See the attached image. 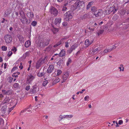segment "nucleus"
<instances>
[{
    "instance_id": "nucleus-48",
    "label": "nucleus",
    "mask_w": 129,
    "mask_h": 129,
    "mask_svg": "<svg viewBox=\"0 0 129 129\" xmlns=\"http://www.w3.org/2000/svg\"><path fill=\"white\" fill-rule=\"evenodd\" d=\"M110 8L112 12H113V13L115 9V6L113 5V6L111 7H110Z\"/></svg>"
},
{
    "instance_id": "nucleus-52",
    "label": "nucleus",
    "mask_w": 129,
    "mask_h": 129,
    "mask_svg": "<svg viewBox=\"0 0 129 129\" xmlns=\"http://www.w3.org/2000/svg\"><path fill=\"white\" fill-rule=\"evenodd\" d=\"M71 62V60L70 58H69L68 60V61L67 63L66 64H69Z\"/></svg>"
},
{
    "instance_id": "nucleus-10",
    "label": "nucleus",
    "mask_w": 129,
    "mask_h": 129,
    "mask_svg": "<svg viewBox=\"0 0 129 129\" xmlns=\"http://www.w3.org/2000/svg\"><path fill=\"white\" fill-rule=\"evenodd\" d=\"M103 14L102 10V9H100L98 11V12L97 13L96 12L94 14L96 17H98L99 16H101Z\"/></svg>"
},
{
    "instance_id": "nucleus-46",
    "label": "nucleus",
    "mask_w": 129,
    "mask_h": 129,
    "mask_svg": "<svg viewBox=\"0 0 129 129\" xmlns=\"http://www.w3.org/2000/svg\"><path fill=\"white\" fill-rule=\"evenodd\" d=\"M18 37L19 39V40L21 41H23V39H24L23 37L20 35H19Z\"/></svg>"
},
{
    "instance_id": "nucleus-4",
    "label": "nucleus",
    "mask_w": 129,
    "mask_h": 129,
    "mask_svg": "<svg viewBox=\"0 0 129 129\" xmlns=\"http://www.w3.org/2000/svg\"><path fill=\"white\" fill-rule=\"evenodd\" d=\"M50 12L53 14L54 16H56L58 13L57 10L54 7L51 6L50 10Z\"/></svg>"
},
{
    "instance_id": "nucleus-19",
    "label": "nucleus",
    "mask_w": 129,
    "mask_h": 129,
    "mask_svg": "<svg viewBox=\"0 0 129 129\" xmlns=\"http://www.w3.org/2000/svg\"><path fill=\"white\" fill-rule=\"evenodd\" d=\"M52 27L53 28V29H52V31L54 34L56 33L58 31V30L57 28H56L54 27V25H52Z\"/></svg>"
},
{
    "instance_id": "nucleus-5",
    "label": "nucleus",
    "mask_w": 129,
    "mask_h": 129,
    "mask_svg": "<svg viewBox=\"0 0 129 129\" xmlns=\"http://www.w3.org/2000/svg\"><path fill=\"white\" fill-rule=\"evenodd\" d=\"M69 73L68 71L63 73L62 76L63 81L62 82V83L65 82L66 81L69 77Z\"/></svg>"
},
{
    "instance_id": "nucleus-29",
    "label": "nucleus",
    "mask_w": 129,
    "mask_h": 129,
    "mask_svg": "<svg viewBox=\"0 0 129 129\" xmlns=\"http://www.w3.org/2000/svg\"><path fill=\"white\" fill-rule=\"evenodd\" d=\"M119 68L120 69V71H124V68L123 65H120V66L119 67Z\"/></svg>"
},
{
    "instance_id": "nucleus-33",
    "label": "nucleus",
    "mask_w": 129,
    "mask_h": 129,
    "mask_svg": "<svg viewBox=\"0 0 129 129\" xmlns=\"http://www.w3.org/2000/svg\"><path fill=\"white\" fill-rule=\"evenodd\" d=\"M14 87L15 88H19L20 86L19 85L18 83H15L14 85Z\"/></svg>"
},
{
    "instance_id": "nucleus-61",
    "label": "nucleus",
    "mask_w": 129,
    "mask_h": 129,
    "mask_svg": "<svg viewBox=\"0 0 129 129\" xmlns=\"http://www.w3.org/2000/svg\"><path fill=\"white\" fill-rule=\"evenodd\" d=\"M68 24V23L66 22H63L62 23V25L63 26H66Z\"/></svg>"
},
{
    "instance_id": "nucleus-39",
    "label": "nucleus",
    "mask_w": 129,
    "mask_h": 129,
    "mask_svg": "<svg viewBox=\"0 0 129 129\" xmlns=\"http://www.w3.org/2000/svg\"><path fill=\"white\" fill-rule=\"evenodd\" d=\"M1 48L3 51H5L7 50V47L5 46H2Z\"/></svg>"
},
{
    "instance_id": "nucleus-63",
    "label": "nucleus",
    "mask_w": 129,
    "mask_h": 129,
    "mask_svg": "<svg viewBox=\"0 0 129 129\" xmlns=\"http://www.w3.org/2000/svg\"><path fill=\"white\" fill-rule=\"evenodd\" d=\"M112 46L113 47L112 48L113 50L115 49L117 46H115V45H113Z\"/></svg>"
},
{
    "instance_id": "nucleus-47",
    "label": "nucleus",
    "mask_w": 129,
    "mask_h": 129,
    "mask_svg": "<svg viewBox=\"0 0 129 129\" xmlns=\"http://www.w3.org/2000/svg\"><path fill=\"white\" fill-rule=\"evenodd\" d=\"M13 54L12 52L11 51H10L9 52L7 56L9 57H10Z\"/></svg>"
},
{
    "instance_id": "nucleus-27",
    "label": "nucleus",
    "mask_w": 129,
    "mask_h": 129,
    "mask_svg": "<svg viewBox=\"0 0 129 129\" xmlns=\"http://www.w3.org/2000/svg\"><path fill=\"white\" fill-rule=\"evenodd\" d=\"M89 40L88 39H86L85 40V45H86V47H85V48L87 47L89 45H88V44H89Z\"/></svg>"
},
{
    "instance_id": "nucleus-40",
    "label": "nucleus",
    "mask_w": 129,
    "mask_h": 129,
    "mask_svg": "<svg viewBox=\"0 0 129 129\" xmlns=\"http://www.w3.org/2000/svg\"><path fill=\"white\" fill-rule=\"evenodd\" d=\"M12 93V91L11 90H9L7 91L6 92H5V93L6 94H10L11 93Z\"/></svg>"
},
{
    "instance_id": "nucleus-53",
    "label": "nucleus",
    "mask_w": 129,
    "mask_h": 129,
    "mask_svg": "<svg viewBox=\"0 0 129 129\" xmlns=\"http://www.w3.org/2000/svg\"><path fill=\"white\" fill-rule=\"evenodd\" d=\"M28 109V108H25L24 109L22 110V111H21L20 113V115H21V113H22L26 111Z\"/></svg>"
},
{
    "instance_id": "nucleus-31",
    "label": "nucleus",
    "mask_w": 129,
    "mask_h": 129,
    "mask_svg": "<svg viewBox=\"0 0 129 129\" xmlns=\"http://www.w3.org/2000/svg\"><path fill=\"white\" fill-rule=\"evenodd\" d=\"M100 48L98 47V48L94 49L92 51V52H93L94 53V52L97 51H99L101 50V49H100Z\"/></svg>"
},
{
    "instance_id": "nucleus-1",
    "label": "nucleus",
    "mask_w": 129,
    "mask_h": 129,
    "mask_svg": "<svg viewBox=\"0 0 129 129\" xmlns=\"http://www.w3.org/2000/svg\"><path fill=\"white\" fill-rule=\"evenodd\" d=\"M39 88L37 86L36 84L32 86L29 91V93L31 94L36 93L39 91Z\"/></svg>"
},
{
    "instance_id": "nucleus-25",
    "label": "nucleus",
    "mask_w": 129,
    "mask_h": 129,
    "mask_svg": "<svg viewBox=\"0 0 129 129\" xmlns=\"http://www.w3.org/2000/svg\"><path fill=\"white\" fill-rule=\"evenodd\" d=\"M49 44V42L48 41L46 40L45 43L43 42L42 43V46H43L44 47L45 46H46L48 45Z\"/></svg>"
},
{
    "instance_id": "nucleus-58",
    "label": "nucleus",
    "mask_w": 129,
    "mask_h": 129,
    "mask_svg": "<svg viewBox=\"0 0 129 129\" xmlns=\"http://www.w3.org/2000/svg\"><path fill=\"white\" fill-rule=\"evenodd\" d=\"M123 123V121L122 120H119L118 122V124L120 125L122 124Z\"/></svg>"
},
{
    "instance_id": "nucleus-2",
    "label": "nucleus",
    "mask_w": 129,
    "mask_h": 129,
    "mask_svg": "<svg viewBox=\"0 0 129 129\" xmlns=\"http://www.w3.org/2000/svg\"><path fill=\"white\" fill-rule=\"evenodd\" d=\"M75 3L78 10L82 9L84 7V3L83 0L78 2H76Z\"/></svg>"
},
{
    "instance_id": "nucleus-13",
    "label": "nucleus",
    "mask_w": 129,
    "mask_h": 129,
    "mask_svg": "<svg viewBox=\"0 0 129 129\" xmlns=\"http://www.w3.org/2000/svg\"><path fill=\"white\" fill-rule=\"evenodd\" d=\"M26 15L29 18L32 19L34 16V14L32 12H30L27 13Z\"/></svg>"
},
{
    "instance_id": "nucleus-15",
    "label": "nucleus",
    "mask_w": 129,
    "mask_h": 129,
    "mask_svg": "<svg viewBox=\"0 0 129 129\" xmlns=\"http://www.w3.org/2000/svg\"><path fill=\"white\" fill-rule=\"evenodd\" d=\"M71 11H72V12L73 11L76 9H77L75 3L73 5L71 6Z\"/></svg>"
},
{
    "instance_id": "nucleus-38",
    "label": "nucleus",
    "mask_w": 129,
    "mask_h": 129,
    "mask_svg": "<svg viewBox=\"0 0 129 129\" xmlns=\"http://www.w3.org/2000/svg\"><path fill=\"white\" fill-rule=\"evenodd\" d=\"M16 64H22V62L20 61V59H19L15 63Z\"/></svg>"
},
{
    "instance_id": "nucleus-12",
    "label": "nucleus",
    "mask_w": 129,
    "mask_h": 129,
    "mask_svg": "<svg viewBox=\"0 0 129 129\" xmlns=\"http://www.w3.org/2000/svg\"><path fill=\"white\" fill-rule=\"evenodd\" d=\"M65 51L64 50V49H62L58 54V55L60 57H63L65 55Z\"/></svg>"
},
{
    "instance_id": "nucleus-60",
    "label": "nucleus",
    "mask_w": 129,
    "mask_h": 129,
    "mask_svg": "<svg viewBox=\"0 0 129 129\" xmlns=\"http://www.w3.org/2000/svg\"><path fill=\"white\" fill-rule=\"evenodd\" d=\"M89 96L88 95H87L84 98V100L85 101H86L87 100V99H89Z\"/></svg>"
},
{
    "instance_id": "nucleus-41",
    "label": "nucleus",
    "mask_w": 129,
    "mask_h": 129,
    "mask_svg": "<svg viewBox=\"0 0 129 129\" xmlns=\"http://www.w3.org/2000/svg\"><path fill=\"white\" fill-rule=\"evenodd\" d=\"M60 80L59 78L56 79L54 80L53 81V83H57L59 82L60 81Z\"/></svg>"
},
{
    "instance_id": "nucleus-3",
    "label": "nucleus",
    "mask_w": 129,
    "mask_h": 129,
    "mask_svg": "<svg viewBox=\"0 0 129 129\" xmlns=\"http://www.w3.org/2000/svg\"><path fill=\"white\" fill-rule=\"evenodd\" d=\"M4 38L5 42L7 43H10L12 40V38L11 36L8 34L5 35Z\"/></svg>"
},
{
    "instance_id": "nucleus-6",
    "label": "nucleus",
    "mask_w": 129,
    "mask_h": 129,
    "mask_svg": "<svg viewBox=\"0 0 129 129\" xmlns=\"http://www.w3.org/2000/svg\"><path fill=\"white\" fill-rule=\"evenodd\" d=\"M72 12V11H69L67 12L65 14V15L66 17V20H68L69 19L72 18V16L71 14Z\"/></svg>"
},
{
    "instance_id": "nucleus-9",
    "label": "nucleus",
    "mask_w": 129,
    "mask_h": 129,
    "mask_svg": "<svg viewBox=\"0 0 129 129\" xmlns=\"http://www.w3.org/2000/svg\"><path fill=\"white\" fill-rule=\"evenodd\" d=\"M43 63L48 64L49 63H47V62H46L45 60V59H41L38 61V63H37L36 64H42Z\"/></svg>"
},
{
    "instance_id": "nucleus-35",
    "label": "nucleus",
    "mask_w": 129,
    "mask_h": 129,
    "mask_svg": "<svg viewBox=\"0 0 129 129\" xmlns=\"http://www.w3.org/2000/svg\"><path fill=\"white\" fill-rule=\"evenodd\" d=\"M71 41V40H68V42H65V47L66 48H68L69 47V43H70V42L69 41Z\"/></svg>"
},
{
    "instance_id": "nucleus-56",
    "label": "nucleus",
    "mask_w": 129,
    "mask_h": 129,
    "mask_svg": "<svg viewBox=\"0 0 129 129\" xmlns=\"http://www.w3.org/2000/svg\"><path fill=\"white\" fill-rule=\"evenodd\" d=\"M3 20H2L1 21V22L2 23H4L5 21H6V22H7L8 20L6 19H5L4 18H3Z\"/></svg>"
},
{
    "instance_id": "nucleus-43",
    "label": "nucleus",
    "mask_w": 129,
    "mask_h": 129,
    "mask_svg": "<svg viewBox=\"0 0 129 129\" xmlns=\"http://www.w3.org/2000/svg\"><path fill=\"white\" fill-rule=\"evenodd\" d=\"M106 12H107V13H106V14L107 15H109V14H110L112 12L111 11V9H110V8L109 9V10H108V12H107V11L106 10Z\"/></svg>"
},
{
    "instance_id": "nucleus-23",
    "label": "nucleus",
    "mask_w": 129,
    "mask_h": 129,
    "mask_svg": "<svg viewBox=\"0 0 129 129\" xmlns=\"http://www.w3.org/2000/svg\"><path fill=\"white\" fill-rule=\"evenodd\" d=\"M4 121L2 118H0V127H2L4 125Z\"/></svg>"
},
{
    "instance_id": "nucleus-7",
    "label": "nucleus",
    "mask_w": 129,
    "mask_h": 129,
    "mask_svg": "<svg viewBox=\"0 0 129 129\" xmlns=\"http://www.w3.org/2000/svg\"><path fill=\"white\" fill-rule=\"evenodd\" d=\"M120 26L122 27L124 29H126L129 27V23L123 22L119 24Z\"/></svg>"
},
{
    "instance_id": "nucleus-28",
    "label": "nucleus",
    "mask_w": 129,
    "mask_h": 129,
    "mask_svg": "<svg viewBox=\"0 0 129 129\" xmlns=\"http://www.w3.org/2000/svg\"><path fill=\"white\" fill-rule=\"evenodd\" d=\"M104 30L102 29H100V30L98 32H97V34L99 36L100 35L102 34V33H103Z\"/></svg>"
},
{
    "instance_id": "nucleus-8",
    "label": "nucleus",
    "mask_w": 129,
    "mask_h": 129,
    "mask_svg": "<svg viewBox=\"0 0 129 129\" xmlns=\"http://www.w3.org/2000/svg\"><path fill=\"white\" fill-rule=\"evenodd\" d=\"M61 21V19L60 18H55L54 21V23L55 25H56L58 27H59V24L60 23Z\"/></svg>"
},
{
    "instance_id": "nucleus-24",
    "label": "nucleus",
    "mask_w": 129,
    "mask_h": 129,
    "mask_svg": "<svg viewBox=\"0 0 129 129\" xmlns=\"http://www.w3.org/2000/svg\"><path fill=\"white\" fill-rule=\"evenodd\" d=\"M52 47L51 46H49L46 48L45 51H46L48 52L51 49Z\"/></svg>"
},
{
    "instance_id": "nucleus-36",
    "label": "nucleus",
    "mask_w": 129,
    "mask_h": 129,
    "mask_svg": "<svg viewBox=\"0 0 129 129\" xmlns=\"http://www.w3.org/2000/svg\"><path fill=\"white\" fill-rule=\"evenodd\" d=\"M29 80L31 81L33 79L34 77L32 75H30V76H29Z\"/></svg>"
},
{
    "instance_id": "nucleus-18",
    "label": "nucleus",
    "mask_w": 129,
    "mask_h": 129,
    "mask_svg": "<svg viewBox=\"0 0 129 129\" xmlns=\"http://www.w3.org/2000/svg\"><path fill=\"white\" fill-rule=\"evenodd\" d=\"M20 92V93H19V94H18V97L20 99H21L22 98H24L25 96V95L22 92Z\"/></svg>"
},
{
    "instance_id": "nucleus-44",
    "label": "nucleus",
    "mask_w": 129,
    "mask_h": 129,
    "mask_svg": "<svg viewBox=\"0 0 129 129\" xmlns=\"http://www.w3.org/2000/svg\"><path fill=\"white\" fill-rule=\"evenodd\" d=\"M48 83V81L47 80H45L44 81L43 83V86H45Z\"/></svg>"
},
{
    "instance_id": "nucleus-55",
    "label": "nucleus",
    "mask_w": 129,
    "mask_h": 129,
    "mask_svg": "<svg viewBox=\"0 0 129 129\" xmlns=\"http://www.w3.org/2000/svg\"><path fill=\"white\" fill-rule=\"evenodd\" d=\"M17 73V72H16V73H14L13 74L12 76L13 77H15V78L18 77V76L17 75H15V74Z\"/></svg>"
},
{
    "instance_id": "nucleus-17",
    "label": "nucleus",
    "mask_w": 129,
    "mask_h": 129,
    "mask_svg": "<svg viewBox=\"0 0 129 129\" xmlns=\"http://www.w3.org/2000/svg\"><path fill=\"white\" fill-rule=\"evenodd\" d=\"M78 46V45L76 44H75L73 45L70 48L72 51L75 50Z\"/></svg>"
},
{
    "instance_id": "nucleus-45",
    "label": "nucleus",
    "mask_w": 129,
    "mask_h": 129,
    "mask_svg": "<svg viewBox=\"0 0 129 129\" xmlns=\"http://www.w3.org/2000/svg\"><path fill=\"white\" fill-rule=\"evenodd\" d=\"M15 14L16 15V17H13V15H14V14L13 13H12V17L13 18H17L18 15V12H15Z\"/></svg>"
},
{
    "instance_id": "nucleus-16",
    "label": "nucleus",
    "mask_w": 129,
    "mask_h": 129,
    "mask_svg": "<svg viewBox=\"0 0 129 129\" xmlns=\"http://www.w3.org/2000/svg\"><path fill=\"white\" fill-rule=\"evenodd\" d=\"M31 44V42L30 41L28 40L26 41L25 44V46L26 48L29 47Z\"/></svg>"
},
{
    "instance_id": "nucleus-21",
    "label": "nucleus",
    "mask_w": 129,
    "mask_h": 129,
    "mask_svg": "<svg viewBox=\"0 0 129 129\" xmlns=\"http://www.w3.org/2000/svg\"><path fill=\"white\" fill-rule=\"evenodd\" d=\"M88 15L87 14H85L83 15L82 16L81 19L82 20L85 19L87 17Z\"/></svg>"
},
{
    "instance_id": "nucleus-30",
    "label": "nucleus",
    "mask_w": 129,
    "mask_h": 129,
    "mask_svg": "<svg viewBox=\"0 0 129 129\" xmlns=\"http://www.w3.org/2000/svg\"><path fill=\"white\" fill-rule=\"evenodd\" d=\"M37 24V22L36 21H33L31 23V25L33 26H35Z\"/></svg>"
},
{
    "instance_id": "nucleus-34",
    "label": "nucleus",
    "mask_w": 129,
    "mask_h": 129,
    "mask_svg": "<svg viewBox=\"0 0 129 129\" xmlns=\"http://www.w3.org/2000/svg\"><path fill=\"white\" fill-rule=\"evenodd\" d=\"M67 4H65L64 5V6H63V7L62 8V11H66L67 10V8L66 7V5H67Z\"/></svg>"
},
{
    "instance_id": "nucleus-54",
    "label": "nucleus",
    "mask_w": 129,
    "mask_h": 129,
    "mask_svg": "<svg viewBox=\"0 0 129 129\" xmlns=\"http://www.w3.org/2000/svg\"><path fill=\"white\" fill-rule=\"evenodd\" d=\"M108 52V49H106L102 53V54H104L105 53H107Z\"/></svg>"
},
{
    "instance_id": "nucleus-42",
    "label": "nucleus",
    "mask_w": 129,
    "mask_h": 129,
    "mask_svg": "<svg viewBox=\"0 0 129 129\" xmlns=\"http://www.w3.org/2000/svg\"><path fill=\"white\" fill-rule=\"evenodd\" d=\"M18 69V68L16 67H14L12 69L11 72L12 73L14 71Z\"/></svg>"
},
{
    "instance_id": "nucleus-49",
    "label": "nucleus",
    "mask_w": 129,
    "mask_h": 129,
    "mask_svg": "<svg viewBox=\"0 0 129 129\" xmlns=\"http://www.w3.org/2000/svg\"><path fill=\"white\" fill-rule=\"evenodd\" d=\"M126 12L125 10H122L121 11V14L122 15H124L125 14Z\"/></svg>"
},
{
    "instance_id": "nucleus-50",
    "label": "nucleus",
    "mask_w": 129,
    "mask_h": 129,
    "mask_svg": "<svg viewBox=\"0 0 129 129\" xmlns=\"http://www.w3.org/2000/svg\"><path fill=\"white\" fill-rule=\"evenodd\" d=\"M17 50L15 46H13L11 50V51L15 52Z\"/></svg>"
},
{
    "instance_id": "nucleus-11",
    "label": "nucleus",
    "mask_w": 129,
    "mask_h": 129,
    "mask_svg": "<svg viewBox=\"0 0 129 129\" xmlns=\"http://www.w3.org/2000/svg\"><path fill=\"white\" fill-rule=\"evenodd\" d=\"M54 67L53 65H49V66L47 70V72L48 73H51L53 71Z\"/></svg>"
},
{
    "instance_id": "nucleus-26",
    "label": "nucleus",
    "mask_w": 129,
    "mask_h": 129,
    "mask_svg": "<svg viewBox=\"0 0 129 129\" xmlns=\"http://www.w3.org/2000/svg\"><path fill=\"white\" fill-rule=\"evenodd\" d=\"M45 74V73L44 72L40 73L39 72L37 74V76L40 77H41L44 76Z\"/></svg>"
},
{
    "instance_id": "nucleus-59",
    "label": "nucleus",
    "mask_w": 129,
    "mask_h": 129,
    "mask_svg": "<svg viewBox=\"0 0 129 129\" xmlns=\"http://www.w3.org/2000/svg\"><path fill=\"white\" fill-rule=\"evenodd\" d=\"M48 58V57L46 56H45L44 57V58L43 59H45V61L46 62H47V59Z\"/></svg>"
},
{
    "instance_id": "nucleus-37",
    "label": "nucleus",
    "mask_w": 129,
    "mask_h": 129,
    "mask_svg": "<svg viewBox=\"0 0 129 129\" xmlns=\"http://www.w3.org/2000/svg\"><path fill=\"white\" fill-rule=\"evenodd\" d=\"M13 79V78H12L11 77H9L8 79V81L9 82L11 83Z\"/></svg>"
},
{
    "instance_id": "nucleus-20",
    "label": "nucleus",
    "mask_w": 129,
    "mask_h": 129,
    "mask_svg": "<svg viewBox=\"0 0 129 129\" xmlns=\"http://www.w3.org/2000/svg\"><path fill=\"white\" fill-rule=\"evenodd\" d=\"M10 99L8 97H6L3 103L4 104L7 103L9 102Z\"/></svg>"
},
{
    "instance_id": "nucleus-22",
    "label": "nucleus",
    "mask_w": 129,
    "mask_h": 129,
    "mask_svg": "<svg viewBox=\"0 0 129 129\" xmlns=\"http://www.w3.org/2000/svg\"><path fill=\"white\" fill-rule=\"evenodd\" d=\"M96 8L94 6L91 7V10L93 12L95 13L96 10Z\"/></svg>"
},
{
    "instance_id": "nucleus-51",
    "label": "nucleus",
    "mask_w": 129,
    "mask_h": 129,
    "mask_svg": "<svg viewBox=\"0 0 129 129\" xmlns=\"http://www.w3.org/2000/svg\"><path fill=\"white\" fill-rule=\"evenodd\" d=\"M62 73V71L60 70H58L57 71V75L58 76L60 75Z\"/></svg>"
},
{
    "instance_id": "nucleus-62",
    "label": "nucleus",
    "mask_w": 129,
    "mask_h": 129,
    "mask_svg": "<svg viewBox=\"0 0 129 129\" xmlns=\"http://www.w3.org/2000/svg\"><path fill=\"white\" fill-rule=\"evenodd\" d=\"M30 88V86H26L25 88V89L26 90H28Z\"/></svg>"
},
{
    "instance_id": "nucleus-57",
    "label": "nucleus",
    "mask_w": 129,
    "mask_h": 129,
    "mask_svg": "<svg viewBox=\"0 0 129 129\" xmlns=\"http://www.w3.org/2000/svg\"><path fill=\"white\" fill-rule=\"evenodd\" d=\"M72 51H73L70 48L69 49L67 50V52L69 54H71Z\"/></svg>"
},
{
    "instance_id": "nucleus-64",
    "label": "nucleus",
    "mask_w": 129,
    "mask_h": 129,
    "mask_svg": "<svg viewBox=\"0 0 129 129\" xmlns=\"http://www.w3.org/2000/svg\"><path fill=\"white\" fill-rule=\"evenodd\" d=\"M118 9V8H115V7L114 10V12H113V14H114L115 13H116V12L117 11Z\"/></svg>"
},
{
    "instance_id": "nucleus-14",
    "label": "nucleus",
    "mask_w": 129,
    "mask_h": 129,
    "mask_svg": "<svg viewBox=\"0 0 129 129\" xmlns=\"http://www.w3.org/2000/svg\"><path fill=\"white\" fill-rule=\"evenodd\" d=\"M71 11H72V12L73 11L76 9H77L75 3L73 5L71 6Z\"/></svg>"
},
{
    "instance_id": "nucleus-32",
    "label": "nucleus",
    "mask_w": 129,
    "mask_h": 129,
    "mask_svg": "<svg viewBox=\"0 0 129 129\" xmlns=\"http://www.w3.org/2000/svg\"><path fill=\"white\" fill-rule=\"evenodd\" d=\"M119 18V16L117 15H115L113 17V19L114 20H116Z\"/></svg>"
}]
</instances>
